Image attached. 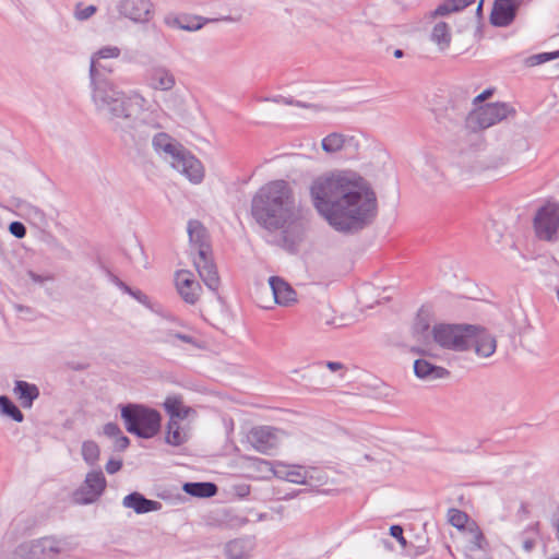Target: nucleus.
<instances>
[{
    "mask_svg": "<svg viewBox=\"0 0 559 559\" xmlns=\"http://www.w3.org/2000/svg\"><path fill=\"white\" fill-rule=\"evenodd\" d=\"M448 520L451 525L461 530L465 527V524L468 521V515L459 509L451 508L448 511Z\"/></svg>",
    "mask_w": 559,
    "mask_h": 559,
    "instance_id": "40",
    "label": "nucleus"
},
{
    "mask_svg": "<svg viewBox=\"0 0 559 559\" xmlns=\"http://www.w3.org/2000/svg\"><path fill=\"white\" fill-rule=\"evenodd\" d=\"M120 48L117 46H105L98 49L96 52H94L91 57L90 63L95 60V66L103 72L105 71L110 72V70H106L105 67L99 64V59H108V58H118L120 56Z\"/></svg>",
    "mask_w": 559,
    "mask_h": 559,
    "instance_id": "34",
    "label": "nucleus"
},
{
    "mask_svg": "<svg viewBox=\"0 0 559 559\" xmlns=\"http://www.w3.org/2000/svg\"><path fill=\"white\" fill-rule=\"evenodd\" d=\"M86 368V366L84 365H76V366H73L72 369L74 370H84Z\"/></svg>",
    "mask_w": 559,
    "mask_h": 559,
    "instance_id": "62",
    "label": "nucleus"
},
{
    "mask_svg": "<svg viewBox=\"0 0 559 559\" xmlns=\"http://www.w3.org/2000/svg\"><path fill=\"white\" fill-rule=\"evenodd\" d=\"M345 138L341 133H331L322 140V148L326 153H335L343 148Z\"/></svg>",
    "mask_w": 559,
    "mask_h": 559,
    "instance_id": "35",
    "label": "nucleus"
},
{
    "mask_svg": "<svg viewBox=\"0 0 559 559\" xmlns=\"http://www.w3.org/2000/svg\"><path fill=\"white\" fill-rule=\"evenodd\" d=\"M284 478L294 484H306L307 471L301 466H290L285 471Z\"/></svg>",
    "mask_w": 559,
    "mask_h": 559,
    "instance_id": "38",
    "label": "nucleus"
},
{
    "mask_svg": "<svg viewBox=\"0 0 559 559\" xmlns=\"http://www.w3.org/2000/svg\"><path fill=\"white\" fill-rule=\"evenodd\" d=\"M122 467V461L121 460H115V459H110L107 463H106V472L108 474H115L117 472H119Z\"/></svg>",
    "mask_w": 559,
    "mask_h": 559,
    "instance_id": "51",
    "label": "nucleus"
},
{
    "mask_svg": "<svg viewBox=\"0 0 559 559\" xmlns=\"http://www.w3.org/2000/svg\"><path fill=\"white\" fill-rule=\"evenodd\" d=\"M160 152L170 159L173 168L185 175L190 181L199 183L204 177L203 166L187 148L180 143L171 140L167 142Z\"/></svg>",
    "mask_w": 559,
    "mask_h": 559,
    "instance_id": "6",
    "label": "nucleus"
},
{
    "mask_svg": "<svg viewBox=\"0 0 559 559\" xmlns=\"http://www.w3.org/2000/svg\"><path fill=\"white\" fill-rule=\"evenodd\" d=\"M96 12V8L94 5H87L83 10L76 11V19L83 21L90 19Z\"/></svg>",
    "mask_w": 559,
    "mask_h": 559,
    "instance_id": "52",
    "label": "nucleus"
},
{
    "mask_svg": "<svg viewBox=\"0 0 559 559\" xmlns=\"http://www.w3.org/2000/svg\"><path fill=\"white\" fill-rule=\"evenodd\" d=\"M173 139L164 132H159L153 135L152 145L157 153H160V148L167 145Z\"/></svg>",
    "mask_w": 559,
    "mask_h": 559,
    "instance_id": "44",
    "label": "nucleus"
},
{
    "mask_svg": "<svg viewBox=\"0 0 559 559\" xmlns=\"http://www.w3.org/2000/svg\"><path fill=\"white\" fill-rule=\"evenodd\" d=\"M475 331L474 324H437L432 329L435 342L447 349L456 352L469 348V338Z\"/></svg>",
    "mask_w": 559,
    "mask_h": 559,
    "instance_id": "7",
    "label": "nucleus"
},
{
    "mask_svg": "<svg viewBox=\"0 0 559 559\" xmlns=\"http://www.w3.org/2000/svg\"><path fill=\"white\" fill-rule=\"evenodd\" d=\"M132 99L144 102V98L139 94L122 95L108 105L109 109H96V111L104 117L112 131L124 134H131L134 118L132 111Z\"/></svg>",
    "mask_w": 559,
    "mask_h": 559,
    "instance_id": "5",
    "label": "nucleus"
},
{
    "mask_svg": "<svg viewBox=\"0 0 559 559\" xmlns=\"http://www.w3.org/2000/svg\"><path fill=\"white\" fill-rule=\"evenodd\" d=\"M10 233L16 238H23L26 235V227L21 222H12L9 225Z\"/></svg>",
    "mask_w": 559,
    "mask_h": 559,
    "instance_id": "46",
    "label": "nucleus"
},
{
    "mask_svg": "<svg viewBox=\"0 0 559 559\" xmlns=\"http://www.w3.org/2000/svg\"><path fill=\"white\" fill-rule=\"evenodd\" d=\"M118 11L135 23H146L152 19L153 3L150 0H120Z\"/></svg>",
    "mask_w": 559,
    "mask_h": 559,
    "instance_id": "13",
    "label": "nucleus"
},
{
    "mask_svg": "<svg viewBox=\"0 0 559 559\" xmlns=\"http://www.w3.org/2000/svg\"><path fill=\"white\" fill-rule=\"evenodd\" d=\"M99 447L95 441H84L82 444V456L88 465H95L99 460Z\"/></svg>",
    "mask_w": 559,
    "mask_h": 559,
    "instance_id": "36",
    "label": "nucleus"
},
{
    "mask_svg": "<svg viewBox=\"0 0 559 559\" xmlns=\"http://www.w3.org/2000/svg\"><path fill=\"white\" fill-rule=\"evenodd\" d=\"M146 129H148L147 124H145L144 122L139 123L135 127V134H131L132 139L136 141L138 138L139 143L146 142L151 135L150 132L146 131Z\"/></svg>",
    "mask_w": 559,
    "mask_h": 559,
    "instance_id": "45",
    "label": "nucleus"
},
{
    "mask_svg": "<svg viewBox=\"0 0 559 559\" xmlns=\"http://www.w3.org/2000/svg\"><path fill=\"white\" fill-rule=\"evenodd\" d=\"M121 429L120 427L116 424V423H107L105 426H104V435L109 437V438H115L117 437L118 435H120Z\"/></svg>",
    "mask_w": 559,
    "mask_h": 559,
    "instance_id": "49",
    "label": "nucleus"
},
{
    "mask_svg": "<svg viewBox=\"0 0 559 559\" xmlns=\"http://www.w3.org/2000/svg\"><path fill=\"white\" fill-rule=\"evenodd\" d=\"M415 332L417 333H425L429 330V323L420 318V314L418 316L417 322L414 326Z\"/></svg>",
    "mask_w": 559,
    "mask_h": 559,
    "instance_id": "54",
    "label": "nucleus"
},
{
    "mask_svg": "<svg viewBox=\"0 0 559 559\" xmlns=\"http://www.w3.org/2000/svg\"><path fill=\"white\" fill-rule=\"evenodd\" d=\"M183 491L198 498H211L217 493V486L210 481L186 483Z\"/></svg>",
    "mask_w": 559,
    "mask_h": 559,
    "instance_id": "27",
    "label": "nucleus"
},
{
    "mask_svg": "<svg viewBox=\"0 0 559 559\" xmlns=\"http://www.w3.org/2000/svg\"><path fill=\"white\" fill-rule=\"evenodd\" d=\"M264 100L274 102L276 104H284V105H288V106H298V107H304V108L311 107V105H309V104L302 103L300 100H295L293 97H285L282 95H277L274 97H266V98H264Z\"/></svg>",
    "mask_w": 559,
    "mask_h": 559,
    "instance_id": "43",
    "label": "nucleus"
},
{
    "mask_svg": "<svg viewBox=\"0 0 559 559\" xmlns=\"http://www.w3.org/2000/svg\"><path fill=\"white\" fill-rule=\"evenodd\" d=\"M414 373L418 379L426 382L444 379L450 374L448 369L431 364L429 360L424 358L416 359L414 361Z\"/></svg>",
    "mask_w": 559,
    "mask_h": 559,
    "instance_id": "20",
    "label": "nucleus"
},
{
    "mask_svg": "<svg viewBox=\"0 0 559 559\" xmlns=\"http://www.w3.org/2000/svg\"><path fill=\"white\" fill-rule=\"evenodd\" d=\"M539 522H535L524 528L518 538L521 542L522 548L525 552H532L536 547L537 538L539 537Z\"/></svg>",
    "mask_w": 559,
    "mask_h": 559,
    "instance_id": "29",
    "label": "nucleus"
},
{
    "mask_svg": "<svg viewBox=\"0 0 559 559\" xmlns=\"http://www.w3.org/2000/svg\"><path fill=\"white\" fill-rule=\"evenodd\" d=\"M129 295L132 296L134 299H136L140 304H142L144 306L148 305V297L141 290H138V289L134 290L132 288V293H130Z\"/></svg>",
    "mask_w": 559,
    "mask_h": 559,
    "instance_id": "53",
    "label": "nucleus"
},
{
    "mask_svg": "<svg viewBox=\"0 0 559 559\" xmlns=\"http://www.w3.org/2000/svg\"><path fill=\"white\" fill-rule=\"evenodd\" d=\"M493 94V88H487L473 99V104H477L488 99Z\"/></svg>",
    "mask_w": 559,
    "mask_h": 559,
    "instance_id": "55",
    "label": "nucleus"
},
{
    "mask_svg": "<svg viewBox=\"0 0 559 559\" xmlns=\"http://www.w3.org/2000/svg\"><path fill=\"white\" fill-rule=\"evenodd\" d=\"M90 81L92 100L96 109H109L108 105L126 93L118 87L96 66L95 60L90 64Z\"/></svg>",
    "mask_w": 559,
    "mask_h": 559,
    "instance_id": "8",
    "label": "nucleus"
},
{
    "mask_svg": "<svg viewBox=\"0 0 559 559\" xmlns=\"http://www.w3.org/2000/svg\"><path fill=\"white\" fill-rule=\"evenodd\" d=\"M109 276H110L111 282H112L116 286H118V285H119V282H121V280H120L119 277H117L116 275H114V274H111V273H109Z\"/></svg>",
    "mask_w": 559,
    "mask_h": 559,
    "instance_id": "58",
    "label": "nucleus"
},
{
    "mask_svg": "<svg viewBox=\"0 0 559 559\" xmlns=\"http://www.w3.org/2000/svg\"><path fill=\"white\" fill-rule=\"evenodd\" d=\"M176 287L180 297L190 305H194L200 297L201 286L194 280L193 273L180 270L176 273Z\"/></svg>",
    "mask_w": 559,
    "mask_h": 559,
    "instance_id": "16",
    "label": "nucleus"
},
{
    "mask_svg": "<svg viewBox=\"0 0 559 559\" xmlns=\"http://www.w3.org/2000/svg\"><path fill=\"white\" fill-rule=\"evenodd\" d=\"M187 230L191 247L197 250V253L200 251H204V253H211L209 234L200 221L190 219L188 222Z\"/></svg>",
    "mask_w": 559,
    "mask_h": 559,
    "instance_id": "21",
    "label": "nucleus"
},
{
    "mask_svg": "<svg viewBox=\"0 0 559 559\" xmlns=\"http://www.w3.org/2000/svg\"><path fill=\"white\" fill-rule=\"evenodd\" d=\"M469 544H471V547H469L471 550L485 548L486 538H485L483 532L477 526H475L474 528L471 530Z\"/></svg>",
    "mask_w": 559,
    "mask_h": 559,
    "instance_id": "42",
    "label": "nucleus"
},
{
    "mask_svg": "<svg viewBox=\"0 0 559 559\" xmlns=\"http://www.w3.org/2000/svg\"><path fill=\"white\" fill-rule=\"evenodd\" d=\"M557 58H559V51L543 52V53H537V55H533V56L528 57L526 62L528 66L533 67V66H538V64H542L544 62H547V61H550V60H554Z\"/></svg>",
    "mask_w": 559,
    "mask_h": 559,
    "instance_id": "41",
    "label": "nucleus"
},
{
    "mask_svg": "<svg viewBox=\"0 0 559 559\" xmlns=\"http://www.w3.org/2000/svg\"><path fill=\"white\" fill-rule=\"evenodd\" d=\"M249 550V543L242 538L233 539L224 547L227 559H245L248 557Z\"/></svg>",
    "mask_w": 559,
    "mask_h": 559,
    "instance_id": "30",
    "label": "nucleus"
},
{
    "mask_svg": "<svg viewBox=\"0 0 559 559\" xmlns=\"http://www.w3.org/2000/svg\"><path fill=\"white\" fill-rule=\"evenodd\" d=\"M533 226L539 240L556 242L559 239V203L547 202L539 207Z\"/></svg>",
    "mask_w": 559,
    "mask_h": 559,
    "instance_id": "10",
    "label": "nucleus"
},
{
    "mask_svg": "<svg viewBox=\"0 0 559 559\" xmlns=\"http://www.w3.org/2000/svg\"><path fill=\"white\" fill-rule=\"evenodd\" d=\"M471 346H474L475 353L478 356L487 358L496 352L497 342L485 329L475 325L473 336L469 338V347Z\"/></svg>",
    "mask_w": 559,
    "mask_h": 559,
    "instance_id": "19",
    "label": "nucleus"
},
{
    "mask_svg": "<svg viewBox=\"0 0 559 559\" xmlns=\"http://www.w3.org/2000/svg\"><path fill=\"white\" fill-rule=\"evenodd\" d=\"M520 511H521V512H524V513H526V512H527V510H526V506H525L524 503H522V504H521Z\"/></svg>",
    "mask_w": 559,
    "mask_h": 559,
    "instance_id": "63",
    "label": "nucleus"
},
{
    "mask_svg": "<svg viewBox=\"0 0 559 559\" xmlns=\"http://www.w3.org/2000/svg\"><path fill=\"white\" fill-rule=\"evenodd\" d=\"M404 56V51L402 49H395L394 50V57L395 58H402Z\"/></svg>",
    "mask_w": 559,
    "mask_h": 559,
    "instance_id": "60",
    "label": "nucleus"
},
{
    "mask_svg": "<svg viewBox=\"0 0 559 559\" xmlns=\"http://www.w3.org/2000/svg\"><path fill=\"white\" fill-rule=\"evenodd\" d=\"M145 82L154 91L168 92L176 85L175 75L163 66L152 67L145 74Z\"/></svg>",
    "mask_w": 559,
    "mask_h": 559,
    "instance_id": "17",
    "label": "nucleus"
},
{
    "mask_svg": "<svg viewBox=\"0 0 559 559\" xmlns=\"http://www.w3.org/2000/svg\"><path fill=\"white\" fill-rule=\"evenodd\" d=\"M277 432V429L269 426L254 427L250 430L248 439L257 451L269 453L278 445Z\"/></svg>",
    "mask_w": 559,
    "mask_h": 559,
    "instance_id": "15",
    "label": "nucleus"
},
{
    "mask_svg": "<svg viewBox=\"0 0 559 559\" xmlns=\"http://www.w3.org/2000/svg\"><path fill=\"white\" fill-rule=\"evenodd\" d=\"M187 435L181 430L179 421L169 419L167 424L165 442L173 447H179L187 442Z\"/></svg>",
    "mask_w": 559,
    "mask_h": 559,
    "instance_id": "33",
    "label": "nucleus"
},
{
    "mask_svg": "<svg viewBox=\"0 0 559 559\" xmlns=\"http://www.w3.org/2000/svg\"><path fill=\"white\" fill-rule=\"evenodd\" d=\"M484 1H485V0H480V1L478 2L477 9H476V13H477V15H480V14H481L483 5H484Z\"/></svg>",
    "mask_w": 559,
    "mask_h": 559,
    "instance_id": "59",
    "label": "nucleus"
},
{
    "mask_svg": "<svg viewBox=\"0 0 559 559\" xmlns=\"http://www.w3.org/2000/svg\"><path fill=\"white\" fill-rule=\"evenodd\" d=\"M309 191L317 212L337 231H360L377 217L376 192L354 171L336 170L319 176Z\"/></svg>",
    "mask_w": 559,
    "mask_h": 559,
    "instance_id": "1",
    "label": "nucleus"
},
{
    "mask_svg": "<svg viewBox=\"0 0 559 559\" xmlns=\"http://www.w3.org/2000/svg\"><path fill=\"white\" fill-rule=\"evenodd\" d=\"M296 210L293 189L282 179L262 186L251 201L253 218L270 231L282 228Z\"/></svg>",
    "mask_w": 559,
    "mask_h": 559,
    "instance_id": "2",
    "label": "nucleus"
},
{
    "mask_svg": "<svg viewBox=\"0 0 559 559\" xmlns=\"http://www.w3.org/2000/svg\"><path fill=\"white\" fill-rule=\"evenodd\" d=\"M106 478L100 469L91 471L86 474L81 487L75 491V500L81 504L95 502L106 489Z\"/></svg>",
    "mask_w": 559,
    "mask_h": 559,
    "instance_id": "11",
    "label": "nucleus"
},
{
    "mask_svg": "<svg viewBox=\"0 0 559 559\" xmlns=\"http://www.w3.org/2000/svg\"><path fill=\"white\" fill-rule=\"evenodd\" d=\"M122 506L124 508L132 509L138 514L159 511L162 509V503L159 501L150 500L138 491L127 495L122 500Z\"/></svg>",
    "mask_w": 559,
    "mask_h": 559,
    "instance_id": "22",
    "label": "nucleus"
},
{
    "mask_svg": "<svg viewBox=\"0 0 559 559\" xmlns=\"http://www.w3.org/2000/svg\"><path fill=\"white\" fill-rule=\"evenodd\" d=\"M412 352L420 355L425 354V350L421 349L420 347H413Z\"/></svg>",
    "mask_w": 559,
    "mask_h": 559,
    "instance_id": "61",
    "label": "nucleus"
},
{
    "mask_svg": "<svg viewBox=\"0 0 559 559\" xmlns=\"http://www.w3.org/2000/svg\"><path fill=\"white\" fill-rule=\"evenodd\" d=\"M27 275L28 277L36 284H39V285H44L46 282H51L53 281V276L52 275H40V274H37L35 273L34 271L32 270H28L27 271Z\"/></svg>",
    "mask_w": 559,
    "mask_h": 559,
    "instance_id": "48",
    "label": "nucleus"
},
{
    "mask_svg": "<svg viewBox=\"0 0 559 559\" xmlns=\"http://www.w3.org/2000/svg\"><path fill=\"white\" fill-rule=\"evenodd\" d=\"M121 418L127 431L139 438L151 439L160 430V414L142 404L129 403L122 406Z\"/></svg>",
    "mask_w": 559,
    "mask_h": 559,
    "instance_id": "3",
    "label": "nucleus"
},
{
    "mask_svg": "<svg viewBox=\"0 0 559 559\" xmlns=\"http://www.w3.org/2000/svg\"><path fill=\"white\" fill-rule=\"evenodd\" d=\"M390 535L395 538L402 547L407 545V542L403 535V527L401 525H392L390 527Z\"/></svg>",
    "mask_w": 559,
    "mask_h": 559,
    "instance_id": "47",
    "label": "nucleus"
},
{
    "mask_svg": "<svg viewBox=\"0 0 559 559\" xmlns=\"http://www.w3.org/2000/svg\"><path fill=\"white\" fill-rule=\"evenodd\" d=\"M72 549L66 538L51 536L23 542L13 550L14 559H57L60 554Z\"/></svg>",
    "mask_w": 559,
    "mask_h": 559,
    "instance_id": "4",
    "label": "nucleus"
},
{
    "mask_svg": "<svg viewBox=\"0 0 559 559\" xmlns=\"http://www.w3.org/2000/svg\"><path fill=\"white\" fill-rule=\"evenodd\" d=\"M316 321L321 326H330L334 324V317L331 307L328 304H321L316 310Z\"/></svg>",
    "mask_w": 559,
    "mask_h": 559,
    "instance_id": "37",
    "label": "nucleus"
},
{
    "mask_svg": "<svg viewBox=\"0 0 559 559\" xmlns=\"http://www.w3.org/2000/svg\"><path fill=\"white\" fill-rule=\"evenodd\" d=\"M114 439H115V449L118 451H124L130 444L129 438L127 436H124L122 432H120V435H118Z\"/></svg>",
    "mask_w": 559,
    "mask_h": 559,
    "instance_id": "50",
    "label": "nucleus"
},
{
    "mask_svg": "<svg viewBox=\"0 0 559 559\" xmlns=\"http://www.w3.org/2000/svg\"><path fill=\"white\" fill-rule=\"evenodd\" d=\"M118 287H119L123 293H126V294H128V295H129L130 293H132V288H131L130 286H128V285H127L124 282H122V281H121V282H119Z\"/></svg>",
    "mask_w": 559,
    "mask_h": 559,
    "instance_id": "57",
    "label": "nucleus"
},
{
    "mask_svg": "<svg viewBox=\"0 0 559 559\" xmlns=\"http://www.w3.org/2000/svg\"><path fill=\"white\" fill-rule=\"evenodd\" d=\"M325 366L331 371H337V370L344 369V365L342 362H338V361H326Z\"/></svg>",
    "mask_w": 559,
    "mask_h": 559,
    "instance_id": "56",
    "label": "nucleus"
},
{
    "mask_svg": "<svg viewBox=\"0 0 559 559\" xmlns=\"http://www.w3.org/2000/svg\"><path fill=\"white\" fill-rule=\"evenodd\" d=\"M176 340L181 341L183 343L190 344L195 348H200L201 345L198 342L197 338H194L192 335L189 334H182L179 332H169L166 335V338L164 340L165 343H168L170 345H176Z\"/></svg>",
    "mask_w": 559,
    "mask_h": 559,
    "instance_id": "39",
    "label": "nucleus"
},
{
    "mask_svg": "<svg viewBox=\"0 0 559 559\" xmlns=\"http://www.w3.org/2000/svg\"><path fill=\"white\" fill-rule=\"evenodd\" d=\"M514 115L515 109L512 106L506 103H490L471 111L466 117V124L473 131L487 129Z\"/></svg>",
    "mask_w": 559,
    "mask_h": 559,
    "instance_id": "9",
    "label": "nucleus"
},
{
    "mask_svg": "<svg viewBox=\"0 0 559 559\" xmlns=\"http://www.w3.org/2000/svg\"><path fill=\"white\" fill-rule=\"evenodd\" d=\"M0 415L16 423H22L24 420V414L7 395H0Z\"/></svg>",
    "mask_w": 559,
    "mask_h": 559,
    "instance_id": "32",
    "label": "nucleus"
},
{
    "mask_svg": "<svg viewBox=\"0 0 559 559\" xmlns=\"http://www.w3.org/2000/svg\"><path fill=\"white\" fill-rule=\"evenodd\" d=\"M269 283L276 304L281 306H289L296 301V292L283 278L278 276H271Z\"/></svg>",
    "mask_w": 559,
    "mask_h": 559,
    "instance_id": "23",
    "label": "nucleus"
},
{
    "mask_svg": "<svg viewBox=\"0 0 559 559\" xmlns=\"http://www.w3.org/2000/svg\"><path fill=\"white\" fill-rule=\"evenodd\" d=\"M165 23L173 27H178L185 31H198L203 26V22L199 16H179L165 19Z\"/></svg>",
    "mask_w": 559,
    "mask_h": 559,
    "instance_id": "31",
    "label": "nucleus"
},
{
    "mask_svg": "<svg viewBox=\"0 0 559 559\" xmlns=\"http://www.w3.org/2000/svg\"><path fill=\"white\" fill-rule=\"evenodd\" d=\"M277 230H280V228ZM281 230L282 247L289 252L296 251L298 245L302 241L306 231V225L300 210L294 211L292 218L285 222V225L282 226Z\"/></svg>",
    "mask_w": 559,
    "mask_h": 559,
    "instance_id": "12",
    "label": "nucleus"
},
{
    "mask_svg": "<svg viewBox=\"0 0 559 559\" xmlns=\"http://www.w3.org/2000/svg\"><path fill=\"white\" fill-rule=\"evenodd\" d=\"M476 0H445L440 3L431 13V17L444 16L464 10Z\"/></svg>",
    "mask_w": 559,
    "mask_h": 559,
    "instance_id": "28",
    "label": "nucleus"
},
{
    "mask_svg": "<svg viewBox=\"0 0 559 559\" xmlns=\"http://www.w3.org/2000/svg\"><path fill=\"white\" fill-rule=\"evenodd\" d=\"M519 5L513 0H495L490 14L493 26H509L516 16Z\"/></svg>",
    "mask_w": 559,
    "mask_h": 559,
    "instance_id": "18",
    "label": "nucleus"
},
{
    "mask_svg": "<svg viewBox=\"0 0 559 559\" xmlns=\"http://www.w3.org/2000/svg\"><path fill=\"white\" fill-rule=\"evenodd\" d=\"M13 393L25 409L32 408L34 402L39 397L38 386L24 380L14 382Z\"/></svg>",
    "mask_w": 559,
    "mask_h": 559,
    "instance_id": "24",
    "label": "nucleus"
},
{
    "mask_svg": "<svg viewBox=\"0 0 559 559\" xmlns=\"http://www.w3.org/2000/svg\"><path fill=\"white\" fill-rule=\"evenodd\" d=\"M163 406L170 420H182L186 419L192 412V408L183 405L182 397L180 395L167 396Z\"/></svg>",
    "mask_w": 559,
    "mask_h": 559,
    "instance_id": "25",
    "label": "nucleus"
},
{
    "mask_svg": "<svg viewBox=\"0 0 559 559\" xmlns=\"http://www.w3.org/2000/svg\"><path fill=\"white\" fill-rule=\"evenodd\" d=\"M194 266L197 271L204 282V284L211 289L216 292L219 286V277L217 273V269L212 259L211 253H204V251H200L193 258Z\"/></svg>",
    "mask_w": 559,
    "mask_h": 559,
    "instance_id": "14",
    "label": "nucleus"
},
{
    "mask_svg": "<svg viewBox=\"0 0 559 559\" xmlns=\"http://www.w3.org/2000/svg\"><path fill=\"white\" fill-rule=\"evenodd\" d=\"M364 459L367 460V461L371 460V457L368 454H365Z\"/></svg>",
    "mask_w": 559,
    "mask_h": 559,
    "instance_id": "64",
    "label": "nucleus"
},
{
    "mask_svg": "<svg viewBox=\"0 0 559 559\" xmlns=\"http://www.w3.org/2000/svg\"><path fill=\"white\" fill-rule=\"evenodd\" d=\"M452 39L450 26L445 22H438L433 25L430 33V40L435 43L439 50L443 51L450 47Z\"/></svg>",
    "mask_w": 559,
    "mask_h": 559,
    "instance_id": "26",
    "label": "nucleus"
}]
</instances>
